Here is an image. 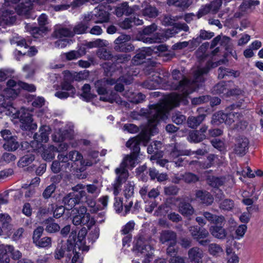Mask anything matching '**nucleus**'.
I'll return each mask as SVG.
<instances>
[{
  "mask_svg": "<svg viewBox=\"0 0 263 263\" xmlns=\"http://www.w3.org/2000/svg\"><path fill=\"white\" fill-rule=\"evenodd\" d=\"M75 215L73 217L72 222L76 226L80 224L87 225L90 232L88 235L87 238L89 242L92 244L99 238L100 235V229L99 227H95L91 229L96 222L93 217H90V215L87 212V209L85 206H81L78 209H74L72 211Z\"/></svg>",
  "mask_w": 263,
  "mask_h": 263,
  "instance_id": "f257e3e1",
  "label": "nucleus"
},
{
  "mask_svg": "<svg viewBox=\"0 0 263 263\" xmlns=\"http://www.w3.org/2000/svg\"><path fill=\"white\" fill-rule=\"evenodd\" d=\"M3 106L8 108V112H6V115L19 119L20 127L22 130L31 131L37 128V124L33 122L32 115L25 108L22 107L20 110H16L10 102L4 103Z\"/></svg>",
  "mask_w": 263,
  "mask_h": 263,
  "instance_id": "f03ea898",
  "label": "nucleus"
},
{
  "mask_svg": "<svg viewBox=\"0 0 263 263\" xmlns=\"http://www.w3.org/2000/svg\"><path fill=\"white\" fill-rule=\"evenodd\" d=\"M139 114L145 117L149 126L153 127L157 132L156 126L160 121H165L168 118V111L162 105L153 104L149 105V109L141 108Z\"/></svg>",
  "mask_w": 263,
  "mask_h": 263,
  "instance_id": "7ed1b4c3",
  "label": "nucleus"
},
{
  "mask_svg": "<svg viewBox=\"0 0 263 263\" xmlns=\"http://www.w3.org/2000/svg\"><path fill=\"white\" fill-rule=\"evenodd\" d=\"M173 79L176 80V82H170L166 81L165 79L157 77L155 82L158 84L168 83L170 89L174 90H178L181 92L184 91L189 84L190 81L186 78L182 73L178 69H174L172 72Z\"/></svg>",
  "mask_w": 263,
  "mask_h": 263,
  "instance_id": "20e7f679",
  "label": "nucleus"
},
{
  "mask_svg": "<svg viewBox=\"0 0 263 263\" xmlns=\"http://www.w3.org/2000/svg\"><path fill=\"white\" fill-rule=\"evenodd\" d=\"M152 249L149 238L146 236L140 235L134 241L133 251L137 255H142L149 258L153 254Z\"/></svg>",
  "mask_w": 263,
  "mask_h": 263,
  "instance_id": "39448f33",
  "label": "nucleus"
},
{
  "mask_svg": "<svg viewBox=\"0 0 263 263\" xmlns=\"http://www.w3.org/2000/svg\"><path fill=\"white\" fill-rule=\"evenodd\" d=\"M131 36L121 34L114 41V49L118 52H129L135 50V46L130 42Z\"/></svg>",
  "mask_w": 263,
  "mask_h": 263,
  "instance_id": "423d86ee",
  "label": "nucleus"
},
{
  "mask_svg": "<svg viewBox=\"0 0 263 263\" xmlns=\"http://www.w3.org/2000/svg\"><path fill=\"white\" fill-rule=\"evenodd\" d=\"M190 232L194 238L200 246L206 247L210 243V239L207 238L209 236V231L199 226L190 227Z\"/></svg>",
  "mask_w": 263,
  "mask_h": 263,
  "instance_id": "0eeeda50",
  "label": "nucleus"
},
{
  "mask_svg": "<svg viewBox=\"0 0 263 263\" xmlns=\"http://www.w3.org/2000/svg\"><path fill=\"white\" fill-rule=\"evenodd\" d=\"M86 192L81 190V192H71L66 194L62 199V203L67 206L66 209H72L81 201H83V198L86 199Z\"/></svg>",
  "mask_w": 263,
  "mask_h": 263,
  "instance_id": "6e6552de",
  "label": "nucleus"
},
{
  "mask_svg": "<svg viewBox=\"0 0 263 263\" xmlns=\"http://www.w3.org/2000/svg\"><path fill=\"white\" fill-rule=\"evenodd\" d=\"M157 29V26L155 24L144 27L141 31H140L137 34V40L142 41L145 43H155L157 40L159 39L154 37H149Z\"/></svg>",
  "mask_w": 263,
  "mask_h": 263,
  "instance_id": "1a4fd4ad",
  "label": "nucleus"
},
{
  "mask_svg": "<svg viewBox=\"0 0 263 263\" xmlns=\"http://www.w3.org/2000/svg\"><path fill=\"white\" fill-rule=\"evenodd\" d=\"M249 144V141L246 137L242 136L236 137L233 148L234 153L240 157L245 156L248 151Z\"/></svg>",
  "mask_w": 263,
  "mask_h": 263,
  "instance_id": "9d476101",
  "label": "nucleus"
},
{
  "mask_svg": "<svg viewBox=\"0 0 263 263\" xmlns=\"http://www.w3.org/2000/svg\"><path fill=\"white\" fill-rule=\"evenodd\" d=\"M137 157L132 154L127 155L126 156L122 162L121 163L120 167L117 168L115 170V172L117 175H123V173L126 174L127 175L126 177H128V172L126 170V167L129 165L131 167H134L135 166L136 161L137 159Z\"/></svg>",
  "mask_w": 263,
  "mask_h": 263,
  "instance_id": "9b49d317",
  "label": "nucleus"
},
{
  "mask_svg": "<svg viewBox=\"0 0 263 263\" xmlns=\"http://www.w3.org/2000/svg\"><path fill=\"white\" fill-rule=\"evenodd\" d=\"M93 16L91 14L85 15L81 22L76 25L73 29V33L77 34H83L91 25Z\"/></svg>",
  "mask_w": 263,
  "mask_h": 263,
  "instance_id": "f8f14e48",
  "label": "nucleus"
},
{
  "mask_svg": "<svg viewBox=\"0 0 263 263\" xmlns=\"http://www.w3.org/2000/svg\"><path fill=\"white\" fill-rule=\"evenodd\" d=\"M66 252H67L66 257L69 261L73 254V249L71 248V246L70 245L69 246L66 243L58 244L54 253L55 259L60 260L63 258Z\"/></svg>",
  "mask_w": 263,
  "mask_h": 263,
  "instance_id": "ddd939ff",
  "label": "nucleus"
},
{
  "mask_svg": "<svg viewBox=\"0 0 263 263\" xmlns=\"http://www.w3.org/2000/svg\"><path fill=\"white\" fill-rule=\"evenodd\" d=\"M51 132V128L49 126L43 125L40 128L39 133H36L33 136V139L37 144H40L41 146L42 143H46L49 140V135Z\"/></svg>",
  "mask_w": 263,
  "mask_h": 263,
  "instance_id": "4468645a",
  "label": "nucleus"
},
{
  "mask_svg": "<svg viewBox=\"0 0 263 263\" xmlns=\"http://www.w3.org/2000/svg\"><path fill=\"white\" fill-rule=\"evenodd\" d=\"M159 241L161 243L166 245H174L177 242V234L172 230H163L160 233Z\"/></svg>",
  "mask_w": 263,
  "mask_h": 263,
  "instance_id": "2eb2a0df",
  "label": "nucleus"
},
{
  "mask_svg": "<svg viewBox=\"0 0 263 263\" xmlns=\"http://www.w3.org/2000/svg\"><path fill=\"white\" fill-rule=\"evenodd\" d=\"M217 66L218 64L216 63L208 61L204 67L199 69L195 73V81L197 82H204L205 79L203 76L208 74L212 68H215Z\"/></svg>",
  "mask_w": 263,
  "mask_h": 263,
  "instance_id": "dca6fc26",
  "label": "nucleus"
},
{
  "mask_svg": "<svg viewBox=\"0 0 263 263\" xmlns=\"http://www.w3.org/2000/svg\"><path fill=\"white\" fill-rule=\"evenodd\" d=\"M32 0H28L25 3L23 2L18 4L15 8L17 14L24 16L25 18H29L32 9Z\"/></svg>",
  "mask_w": 263,
  "mask_h": 263,
  "instance_id": "f3484780",
  "label": "nucleus"
},
{
  "mask_svg": "<svg viewBox=\"0 0 263 263\" xmlns=\"http://www.w3.org/2000/svg\"><path fill=\"white\" fill-rule=\"evenodd\" d=\"M87 231L85 228L81 229L78 233L77 243L75 244V247H78V251L83 253V252H87L89 248L85 245L84 239L87 234Z\"/></svg>",
  "mask_w": 263,
  "mask_h": 263,
  "instance_id": "a211bd4d",
  "label": "nucleus"
},
{
  "mask_svg": "<svg viewBox=\"0 0 263 263\" xmlns=\"http://www.w3.org/2000/svg\"><path fill=\"white\" fill-rule=\"evenodd\" d=\"M176 201H180L178 205V211L183 216L189 217L194 213V210L189 202L179 197L176 198Z\"/></svg>",
  "mask_w": 263,
  "mask_h": 263,
  "instance_id": "6ab92c4d",
  "label": "nucleus"
},
{
  "mask_svg": "<svg viewBox=\"0 0 263 263\" xmlns=\"http://www.w3.org/2000/svg\"><path fill=\"white\" fill-rule=\"evenodd\" d=\"M38 26L31 27V31L33 34L41 35L47 31V27L45 26L47 23V16L45 14H42L38 18Z\"/></svg>",
  "mask_w": 263,
  "mask_h": 263,
  "instance_id": "aec40b11",
  "label": "nucleus"
},
{
  "mask_svg": "<svg viewBox=\"0 0 263 263\" xmlns=\"http://www.w3.org/2000/svg\"><path fill=\"white\" fill-rule=\"evenodd\" d=\"M196 197L202 204L210 205L212 204L214 198L212 194L206 191L198 190L196 192Z\"/></svg>",
  "mask_w": 263,
  "mask_h": 263,
  "instance_id": "412c9836",
  "label": "nucleus"
},
{
  "mask_svg": "<svg viewBox=\"0 0 263 263\" xmlns=\"http://www.w3.org/2000/svg\"><path fill=\"white\" fill-rule=\"evenodd\" d=\"M189 259L192 263H202L203 252L198 247H193L188 251Z\"/></svg>",
  "mask_w": 263,
  "mask_h": 263,
  "instance_id": "4be33fe9",
  "label": "nucleus"
},
{
  "mask_svg": "<svg viewBox=\"0 0 263 263\" xmlns=\"http://www.w3.org/2000/svg\"><path fill=\"white\" fill-rule=\"evenodd\" d=\"M103 69V75L106 77H112L119 69V67L115 63L104 62L101 65Z\"/></svg>",
  "mask_w": 263,
  "mask_h": 263,
  "instance_id": "5701e85b",
  "label": "nucleus"
},
{
  "mask_svg": "<svg viewBox=\"0 0 263 263\" xmlns=\"http://www.w3.org/2000/svg\"><path fill=\"white\" fill-rule=\"evenodd\" d=\"M230 83L231 81H220L213 87L212 92L214 95H222L223 96L227 97L229 89L228 83Z\"/></svg>",
  "mask_w": 263,
  "mask_h": 263,
  "instance_id": "b1692460",
  "label": "nucleus"
},
{
  "mask_svg": "<svg viewBox=\"0 0 263 263\" xmlns=\"http://www.w3.org/2000/svg\"><path fill=\"white\" fill-rule=\"evenodd\" d=\"M210 232L215 238L219 239L226 238L227 233L223 225L212 226L209 229Z\"/></svg>",
  "mask_w": 263,
  "mask_h": 263,
  "instance_id": "393cba45",
  "label": "nucleus"
},
{
  "mask_svg": "<svg viewBox=\"0 0 263 263\" xmlns=\"http://www.w3.org/2000/svg\"><path fill=\"white\" fill-rule=\"evenodd\" d=\"M43 151L42 153V157L46 161H51L54 158L55 153L58 152V149L57 147L53 145L48 146H44Z\"/></svg>",
  "mask_w": 263,
  "mask_h": 263,
  "instance_id": "a878e982",
  "label": "nucleus"
},
{
  "mask_svg": "<svg viewBox=\"0 0 263 263\" xmlns=\"http://www.w3.org/2000/svg\"><path fill=\"white\" fill-rule=\"evenodd\" d=\"M66 156L68 161L70 160L72 161L71 167H73V169L76 171L78 164L79 163L82 164V155L78 151H73L70 152Z\"/></svg>",
  "mask_w": 263,
  "mask_h": 263,
  "instance_id": "bb28decb",
  "label": "nucleus"
},
{
  "mask_svg": "<svg viewBox=\"0 0 263 263\" xmlns=\"http://www.w3.org/2000/svg\"><path fill=\"white\" fill-rule=\"evenodd\" d=\"M82 164L80 163L78 164V166L76 167V172L77 174H76L77 178L79 179H84L87 177V174L86 173L82 174L84 172L86 169V166H90L92 165V163L90 160H85L83 159V157L82 156Z\"/></svg>",
  "mask_w": 263,
  "mask_h": 263,
  "instance_id": "cd10ccee",
  "label": "nucleus"
},
{
  "mask_svg": "<svg viewBox=\"0 0 263 263\" xmlns=\"http://www.w3.org/2000/svg\"><path fill=\"white\" fill-rule=\"evenodd\" d=\"M239 76V72L238 71H235L230 68L223 67H220L218 69V79H226L227 77L233 76L236 78Z\"/></svg>",
  "mask_w": 263,
  "mask_h": 263,
  "instance_id": "c85d7f7f",
  "label": "nucleus"
},
{
  "mask_svg": "<svg viewBox=\"0 0 263 263\" xmlns=\"http://www.w3.org/2000/svg\"><path fill=\"white\" fill-rule=\"evenodd\" d=\"M55 220L53 217H50L44 221L46 225L45 231L49 233H54L60 230V226L54 222Z\"/></svg>",
  "mask_w": 263,
  "mask_h": 263,
  "instance_id": "c756f323",
  "label": "nucleus"
},
{
  "mask_svg": "<svg viewBox=\"0 0 263 263\" xmlns=\"http://www.w3.org/2000/svg\"><path fill=\"white\" fill-rule=\"evenodd\" d=\"M32 151H28L26 154L22 156L17 162L18 166L22 167L26 166L31 164L35 159L34 149L31 148Z\"/></svg>",
  "mask_w": 263,
  "mask_h": 263,
  "instance_id": "7c9ffc66",
  "label": "nucleus"
},
{
  "mask_svg": "<svg viewBox=\"0 0 263 263\" xmlns=\"http://www.w3.org/2000/svg\"><path fill=\"white\" fill-rule=\"evenodd\" d=\"M16 136H13L10 138L8 140L5 142L3 144V148L8 152H14L20 147V144L17 141Z\"/></svg>",
  "mask_w": 263,
  "mask_h": 263,
  "instance_id": "2f4dec72",
  "label": "nucleus"
},
{
  "mask_svg": "<svg viewBox=\"0 0 263 263\" xmlns=\"http://www.w3.org/2000/svg\"><path fill=\"white\" fill-rule=\"evenodd\" d=\"M236 123L235 124L232 128L233 130H245L248 125V122L247 120H244L243 115L241 113L236 112Z\"/></svg>",
  "mask_w": 263,
  "mask_h": 263,
  "instance_id": "473e14b6",
  "label": "nucleus"
},
{
  "mask_svg": "<svg viewBox=\"0 0 263 263\" xmlns=\"http://www.w3.org/2000/svg\"><path fill=\"white\" fill-rule=\"evenodd\" d=\"M205 115L201 114L197 116H190L188 117L186 122L189 127L196 128L204 120Z\"/></svg>",
  "mask_w": 263,
  "mask_h": 263,
  "instance_id": "72a5a7b5",
  "label": "nucleus"
},
{
  "mask_svg": "<svg viewBox=\"0 0 263 263\" xmlns=\"http://www.w3.org/2000/svg\"><path fill=\"white\" fill-rule=\"evenodd\" d=\"M117 175L118 176L116 179L115 183L113 184L114 194L115 196L119 194V190H120L122 184L125 182L127 179V178H126L127 175L125 173L123 175Z\"/></svg>",
  "mask_w": 263,
  "mask_h": 263,
  "instance_id": "f704fd0d",
  "label": "nucleus"
},
{
  "mask_svg": "<svg viewBox=\"0 0 263 263\" xmlns=\"http://www.w3.org/2000/svg\"><path fill=\"white\" fill-rule=\"evenodd\" d=\"M206 138L205 135L201 134L198 130L191 131L187 137L189 141L191 142L199 143Z\"/></svg>",
  "mask_w": 263,
  "mask_h": 263,
  "instance_id": "c9c22d12",
  "label": "nucleus"
},
{
  "mask_svg": "<svg viewBox=\"0 0 263 263\" xmlns=\"http://www.w3.org/2000/svg\"><path fill=\"white\" fill-rule=\"evenodd\" d=\"M90 86L88 84H84L82 88L83 92L81 95V96L83 98L84 100L87 102L90 101L97 97L96 95L91 93L90 92Z\"/></svg>",
  "mask_w": 263,
  "mask_h": 263,
  "instance_id": "e433bc0d",
  "label": "nucleus"
},
{
  "mask_svg": "<svg viewBox=\"0 0 263 263\" xmlns=\"http://www.w3.org/2000/svg\"><path fill=\"white\" fill-rule=\"evenodd\" d=\"M208 183L215 189H219V186L223 185L224 180L222 177H215L214 176H209L207 178Z\"/></svg>",
  "mask_w": 263,
  "mask_h": 263,
  "instance_id": "4c0bfd02",
  "label": "nucleus"
},
{
  "mask_svg": "<svg viewBox=\"0 0 263 263\" xmlns=\"http://www.w3.org/2000/svg\"><path fill=\"white\" fill-rule=\"evenodd\" d=\"M107 86L104 78L98 80L95 82V87L99 95H105L108 93Z\"/></svg>",
  "mask_w": 263,
  "mask_h": 263,
  "instance_id": "58836bf2",
  "label": "nucleus"
},
{
  "mask_svg": "<svg viewBox=\"0 0 263 263\" xmlns=\"http://www.w3.org/2000/svg\"><path fill=\"white\" fill-rule=\"evenodd\" d=\"M52 35L55 38L61 39L63 37H70L73 35V32L67 28H61L56 29L53 32Z\"/></svg>",
  "mask_w": 263,
  "mask_h": 263,
  "instance_id": "ea45409f",
  "label": "nucleus"
},
{
  "mask_svg": "<svg viewBox=\"0 0 263 263\" xmlns=\"http://www.w3.org/2000/svg\"><path fill=\"white\" fill-rule=\"evenodd\" d=\"M20 93L19 89H15L14 88H6L4 90L3 95L7 100H10L11 99H14L18 96Z\"/></svg>",
  "mask_w": 263,
  "mask_h": 263,
  "instance_id": "a19ab883",
  "label": "nucleus"
},
{
  "mask_svg": "<svg viewBox=\"0 0 263 263\" xmlns=\"http://www.w3.org/2000/svg\"><path fill=\"white\" fill-rule=\"evenodd\" d=\"M50 211L53 212V217L59 218L61 217L64 213L65 208L63 205H57L53 203L49 204Z\"/></svg>",
  "mask_w": 263,
  "mask_h": 263,
  "instance_id": "79ce46f5",
  "label": "nucleus"
},
{
  "mask_svg": "<svg viewBox=\"0 0 263 263\" xmlns=\"http://www.w3.org/2000/svg\"><path fill=\"white\" fill-rule=\"evenodd\" d=\"M171 120L173 123L177 125L184 124L187 120L186 117L179 111L173 113L171 116Z\"/></svg>",
  "mask_w": 263,
  "mask_h": 263,
  "instance_id": "37998d69",
  "label": "nucleus"
},
{
  "mask_svg": "<svg viewBox=\"0 0 263 263\" xmlns=\"http://www.w3.org/2000/svg\"><path fill=\"white\" fill-rule=\"evenodd\" d=\"M77 231L72 230L66 242L68 246H71V248L73 249V252H78V247H75V244L77 243Z\"/></svg>",
  "mask_w": 263,
  "mask_h": 263,
  "instance_id": "c03bdc74",
  "label": "nucleus"
},
{
  "mask_svg": "<svg viewBox=\"0 0 263 263\" xmlns=\"http://www.w3.org/2000/svg\"><path fill=\"white\" fill-rule=\"evenodd\" d=\"M97 56L104 60H109L113 58L111 52L105 48H99L97 51Z\"/></svg>",
  "mask_w": 263,
  "mask_h": 263,
  "instance_id": "a18cd8bd",
  "label": "nucleus"
},
{
  "mask_svg": "<svg viewBox=\"0 0 263 263\" xmlns=\"http://www.w3.org/2000/svg\"><path fill=\"white\" fill-rule=\"evenodd\" d=\"M13 14H14V12L12 10H6L5 12H3V20L6 21V24L12 25L15 22L16 17Z\"/></svg>",
  "mask_w": 263,
  "mask_h": 263,
  "instance_id": "49530a36",
  "label": "nucleus"
},
{
  "mask_svg": "<svg viewBox=\"0 0 263 263\" xmlns=\"http://www.w3.org/2000/svg\"><path fill=\"white\" fill-rule=\"evenodd\" d=\"M142 13L144 16L153 18L158 16V11L155 7L151 5H147L144 9H143Z\"/></svg>",
  "mask_w": 263,
  "mask_h": 263,
  "instance_id": "de8ad7c7",
  "label": "nucleus"
},
{
  "mask_svg": "<svg viewBox=\"0 0 263 263\" xmlns=\"http://www.w3.org/2000/svg\"><path fill=\"white\" fill-rule=\"evenodd\" d=\"M167 247L166 248V254L167 258L166 259H168L170 257H175L179 256L177 255V253L178 252V248L177 245V242L175 243V244H171L167 245Z\"/></svg>",
  "mask_w": 263,
  "mask_h": 263,
  "instance_id": "09e8293b",
  "label": "nucleus"
},
{
  "mask_svg": "<svg viewBox=\"0 0 263 263\" xmlns=\"http://www.w3.org/2000/svg\"><path fill=\"white\" fill-rule=\"evenodd\" d=\"M209 252L213 256L217 257L223 252V250L220 245L216 243H210L209 245Z\"/></svg>",
  "mask_w": 263,
  "mask_h": 263,
  "instance_id": "8fccbe9b",
  "label": "nucleus"
},
{
  "mask_svg": "<svg viewBox=\"0 0 263 263\" xmlns=\"http://www.w3.org/2000/svg\"><path fill=\"white\" fill-rule=\"evenodd\" d=\"M7 250L11 255V258L14 260H18L22 256V253L17 250H15L13 246L6 245Z\"/></svg>",
  "mask_w": 263,
  "mask_h": 263,
  "instance_id": "3c124183",
  "label": "nucleus"
},
{
  "mask_svg": "<svg viewBox=\"0 0 263 263\" xmlns=\"http://www.w3.org/2000/svg\"><path fill=\"white\" fill-rule=\"evenodd\" d=\"M234 207V201L230 199H223L219 204L220 209L224 211H231Z\"/></svg>",
  "mask_w": 263,
  "mask_h": 263,
  "instance_id": "603ef678",
  "label": "nucleus"
},
{
  "mask_svg": "<svg viewBox=\"0 0 263 263\" xmlns=\"http://www.w3.org/2000/svg\"><path fill=\"white\" fill-rule=\"evenodd\" d=\"M223 112L221 111H218L214 114L211 121V124L213 126H218L222 123H223Z\"/></svg>",
  "mask_w": 263,
  "mask_h": 263,
  "instance_id": "864d4df0",
  "label": "nucleus"
},
{
  "mask_svg": "<svg viewBox=\"0 0 263 263\" xmlns=\"http://www.w3.org/2000/svg\"><path fill=\"white\" fill-rule=\"evenodd\" d=\"M146 58V53L144 51H140L136 54L133 58L132 62L134 65H138L142 64Z\"/></svg>",
  "mask_w": 263,
  "mask_h": 263,
  "instance_id": "5fc2aeb1",
  "label": "nucleus"
},
{
  "mask_svg": "<svg viewBox=\"0 0 263 263\" xmlns=\"http://www.w3.org/2000/svg\"><path fill=\"white\" fill-rule=\"evenodd\" d=\"M11 220L10 216L6 214H0V221L2 222L1 227L3 229L10 230V222Z\"/></svg>",
  "mask_w": 263,
  "mask_h": 263,
  "instance_id": "6e6d98bb",
  "label": "nucleus"
},
{
  "mask_svg": "<svg viewBox=\"0 0 263 263\" xmlns=\"http://www.w3.org/2000/svg\"><path fill=\"white\" fill-rule=\"evenodd\" d=\"M182 180L187 183H194L199 180V177L192 173H185L182 175Z\"/></svg>",
  "mask_w": 263,
  "mask_h": 263,
  "instance_id": "4d7b16f0",
  "label": "nucleus"
},
{
  "mask_svg": "<svg viewBox=\"0 0 263 263\" xmlns=\"http://www.w3.org/2000/svg\"><path fill=\"white\" fill-rule=\"evenodd\" d=\"M36 246L40 248L49 247L51 245V238L49 237H44L40 238L34 242Z\"/></svg>",
  "mask_w": 263,
  "mask_h": 263,
  "instance_id": "13d9d810",
  "label": "nucleus"
},
{
  "mask_svg": "<svg viewBox=\"0 0 263 263\" xmlns=\"http://www.w3.org/2000/svg\"><path fill=\"white\" fill-rule=\"evenodd\" d=\"M99 20L95 23H102L107 22L109 20L110 13L105 10H100L98 14L96 15Z\"/></svg>",
  "mask_w": 263,
  "mask_h": 263,
  "instance_id": "bf43d9fd",
  "label": "nucleus"
},
{
  "mask_svg": "<svg viewBox=\"0 0 263 263\" xmlns=\"http://www.w3.org/2000/svg\"><path fill=\"white\" fill-rule=\"evenodd\" d=\"M222 117L223 118V122L229 125L233 123L237 119L236 112H223V116Z\"/></svg>",
  "mask_w": 263,
  "mask_h": 263,
  "instance_id": "052dcab7",
  "label": "nucleus"
},
{
  "mask_svg": "<svg viewBox=\"0 0 263 263\" xmlns=\"http://www.w3.org/2000/svg\"><path fill=\"white\" fill-rule=\"evenodd\" d=\"M189 155V154L187 153L186 152L179 149L177 145V143L174 144V146L170 154V157L173 158H177L180 156Z\"/></svg>",
  "mask_w": 263,
  "mask_h": 263,
  "instance_id": "680f3d73",
  "label": "nucleus"
},
{
  "mask_svg": "<svg viewBox=\"0 0 263 263\" xmlns=\"http://www.w3.org/2000/svg\"><path fill=\"white\" fill-rule=\"evenodd\" d=\"M259 4V1L256 0H249L244 1L239 6V9L242 11H245L246 10L251 8L252 6H257Z\"/></svg>",
  "mask_w": 263,
  "mask_h": 263,
  "instance_id": "e2e57ef3",
  "label": "nucleus"
},
{
  "mask_svg": "<svg viewBox=\"0 0 263 263\" xmlns=\"http://www.w3.org/2000/svg\"><path fill=\"white\" fill-rule=\"evenodd\" d=\"M148 51L152 53H158L159 52H163L167 50V47L165 45L158 44L154 45L148 48Z\"/></svg>",
  "mask_w": 263,
  "mask_h": 263,
  "instance_id": "0e129e2a",
  "label": "nucleus"
},
{
  "mask_svg": "<svg viewBox=\"0 0 263 263\" xmlns=\"http://www.w3.org/2000/svg\"><path fill=\"white\" fill-rule=\"evenodd\" d=\"M128 5L127 3H122L120 6L116 8L115 10V14L118 16H121L123 14L128 13Z\"/></svg>",
  "mask_w": 263,
  "mask_h": 263,
  "instance_id": "69168bd1",
  "label": "nucleus"
},
{
  "mask_svg": "<svg viewBox=\"0 0 263 263\" xmlns=\"http://www.w3.org/2000/svg\"><path fill=\"white\" fill-rule=\"evenodd\" d=\"M16 159V157L12 153L5 152L3 154L0 158V162H5L9 163L11 162L14 161Z\"/></svg>",
  "mask_w": 263,
  "mask_h": 263,
  "instance_id": "338daca9",
  "label": "nucleus"
},
{
  "mask_svg": "<svg viewBox=\"0 0 263 263\" xmlns=\"http://www.w3.org/2000/svg\"><path fill=\"white\" fill-rule=\"evenodd\" d=\"M134 190V184L128 182L124 186V195L126 199H129L133 196Z\"/></svg>",
  "mask_w": 263,
  "mask_h": 263,
  "instance_id": "774afa93",
  "label": "nucleus"
}]
</instances>
